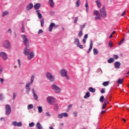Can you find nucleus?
Segmentation results:
<instances>
[{
    "label": "nucleus",
    "instance_id": "obj_20",
    "mask_svg": "<svg viewBox=\"0 0 129 129\" xmlns=\"http://www.w3.org/2000/svg\"><path fill=\"white\" fill-rule=\"evenodd\" d=\"M93 46V43H92V41L90 40V47L89 48V50L87 51L88 54H89V53H90V52H91V50H92Z\"/></svg>",
    "mask_w": 129,
    "mask_h": 129
},
{
    "label": "nucleus",
    "instance_id": "obj_17",
    "mask_svg": "<svg viewBox=\"0 0 129 129\" xmlns=\"http://www.w3.org/2000/svg\"><path fill=\"white\" fill-rule=\"evenodd\" d=\"M32 92L33 94V97L34 98V100H38V95L35 92V89L34 88L32 89Z\"/></svg>",
    "mask_w": 129,
    "mask_h": 129
},
{
    "label": "nucleus",
    "instance_id": "obj_61",
    "mask_svg": "<svg viewBox=\"0 0 129 129\" xmlns=\"http://www.w3.org/2000/svg\"><path fill=\"white\" fill-rule=\"evenodd\" d=\"M82 41L84 44H85L86 43V39H85V38H83Z\"/></svg>",
    "mask_w": 129,
    "mask_h": 129
},
{
    "label": "nucleus",
    "instance_id": "obj_52",
    "mask_svg": "<svg viewBox=\"0 0 129 129\" xmlns=\"http://www.w3.org/2000/svg\"><path fill=\"white\" fill-rule=\"evenodd\" d=\"M7 33L11 35L12 34V30H11V29H8Z\"/></svg>",
    "mask_w": 129,
    "mask_h": 129
},
{
    "label": "nucleus",
    "instance_id": "obj_32",
    "mask_svg": "<svg viewBox=\"0 0 129 129\" xmlns=\"http://www.w3.org/2000/svg\"><path fill=\"white\" fill-rule=\"evenodd\" d=\"M21 32L22 33H25V25H24V23H22Z\"/></svg>",
    "mask_w": 129,
    "mask_h": 129
},
{
    "label": "nucleus",
    "instance_id": "obj_9",
    "mask_svg": "<svg viewBox=\"0 0 129 129\" xmlns=\"http://www.w3.org/2000/svg\"><path fill=\"white\" fill-rule=\"evenodd\" d=\"M47 102L49 103V104H51V105H53V104L55 103V98H54L52 96H49L46 99Z\"/></svg>",
    "mask_w": 129,
    "mask_h": 129
},
{
    "label": "nucleus",
    "instance_id": "obj_28",
    "mask_svg": "<svg viewBox=\"0 0 129 129\" xmlns=\"http://www.w3.org/2000/svg\"><path fill=\"white\" fill-rule=\"evenodd\" d=\"M54 107V109L55 111H58L59 110V106L57 104H55Z\"/></svg>",
    "mask_w": 129,
    "mask_h": 129
},
{
    "label": "nucleus",
    "instance_id": "obj_51",
    "mask_svg": "<svg viewBox=\"0 0 129 129\" xmlns=\"http://www.w3.org/2000/svg\"><path fill=\"white\" fill-rule=\"evenodd\" d=\"M101 93H105V89H102V90H101Z\"/></svg>",
    "mask_w": 129,
    "mask_h": 129
},
{
    "label": "nucleus",
    "instance_id": "obj_49",
    "mask_svg": "<svg viewBox=\"0 0 129 129\" xmlns=\"http://www.w3.org/2000/svg\"><path fill=\"white\" fill-rule=\"evenodd\" d=\"M18 63L19 64V68H21V60L20 59H18Z\"/></svg>",
    "mask_w": 129,
    "mask_h": 129
},
{
    "label": "nucleus",
    "instance_id": "obj_13",
    "mask_svg": "<svg viewBox=\"0 0 129 129\" xmlns=\"http://www.w3.org/2000/svg\"><path fill=\"white\" fill-rule=\"evenodd\" d=\"M0 56L3 59V60H7L8 59V55H7V53L5 52H0Z\"/></svg>",
    "mask_w": 129,
    "mask_h": 129
},
{
    "label": "nucleus",
    "instance_id": "obj_11",
    "mask_svg": "<svg viewBox=\"0 0 129 129\" xmlns=\"http://www.w3.org/2000/svg\"><path fill=\"white\" fill-rule=\"evenodd\" d=\"M6 108V115H10V113L12 112V108H11V106L9 104H7L5 107Z\"/></svg>",
    "mask_w": 129,
    "mask_h": 129
},
{
    "label": "nucleus",
    "instance_id": "obj_30",
    "mask_svg": "<svg viewBox=\"0 0 129 129\" xmlns=\"http://www.w3.org/2000/svg\"><path fill=\"white\" fill-rule=\"evenodd\" d=\"M108 63H109L110 64L114 62V58H110L109 59L107 60Z\"/></svg>",
    "mask_w": 129,
    "mask_h": 129
},
{
    "label": "nucleus",
    "instance_id": "obj_21",
    "mask_svg": "<svg viewBox=\"0 0 129 129\" xmlns=\"http://www.w3.org/2000/svg\"><path fill=\"white\" fill-rule=\"evenodd\" d=\"M36 127H37V129H43V126H42V124H41V123H40V122H38L36 123Z\"/></svg>",
    "mask_w": 129,
    "mask_h": 129
},
{
    "label": "nucleus",
    "instance_id": "obj_31",
    "mask_svg": "<svg viewBox=\"0 0 129 129\" xmlns=\"http://www.w3.org/2000/svg\"><path fill=\"white\" fill-rule=\"evenodd\" d=\"M9 15V11H4L2 15V17L4 18L5 16H8Z\"/></svg>",
    "mask_w": 129,
    "mask_h": 129
},
{
    "label": "nucleus",
    "instance_id": "obj_62",
    "mask_svg": "<svg viewBox=\"0 0 129 129\" xmlns=\"http://www.w3.org/2000/svg\"><path fill=\"white\" fill-rule=\"evenodd\" d=\"M73 113H74V116H77V112H74Z\"/></svg>",
    "mask_w": 129,
    "mask_h": 129
},
{
    "label": "nucleus",
    "instance_id": "obj_45",
    "mask_svg": "<svg viewBox=\"0 0 129 129\" xmlns=\"http://www.w3.org/2000/svg\"><path fill=\"white\" fill-rule=\"evenodd\" d=\"M124 41V38L122 39L120 42L118 43L119 46H120L122 44V43H123Z\"/></svg>",
    "mask_w": 129,
    "mask_h": 129
},
{
    "label": "nucleus",
    "instance_id": "obj_26",
    "mask_svg": "<svg viewBox=\"0 0 129 129\" xmlns=\"http://www.w3.org/2000/svg\"><path fill=\"white\" fill-rule=\"evenodd\" d=\"M89 97H90V93H89V92H87L85 95L84 96V98L86 99V98H88Z\"/></svg>",
    "mask_w": 129,
    "mask_h": 129
},
{
    "label": "nucleus",
    "instance_id": "obj_48",
    "mask_svg": "<svg viewBox=\"0 0 129 129\" xmlns=\"http://www.w3.org/2000/svg\"><path fill=\"white\" fill-rule=\"evenodd\" d=\"M77 21H78V17H75L74 21L75 24H77Z\"/></svg>",
    "mask_w": 129,
    "mask_h": 129
},
{
    "label": "nucleus",
    "instance_id": "obj_16",
    "mask_svg": "<svg viewBox=\"0 0 129 129\" xmlns=\"http://www.w3.org/2000/svg\"><path fill=\"white\" fill-rule=\"evenodd\" d=\"M60 75L64 77V76H67V71L65 69H62L60 70Z\"/></svg>",
    "mask_w": 129,
    "mask_h": 129
},
{
    "label": "nucleus",
    "instance_id": "obj_46",
    "mask_svg": "<svg viewBox=\"0 0 129 129\" xmlns=\"http://www.w3.org/2000/svg\"><path fill=\"white\" fill-rule=\"evenodd\" d=\"M108 46L110 48H112V43H111V41H110L109 42Z\"/></svg>",
    "mask_w": 129,
    "mask_h": 129
},
{
    "label": "nucleus",
    "instance_id": "obj_53",
    "mask_svg": "<svg viewBox=\"0 0 129 129\" xmlns=\"http://www.w3.org/2000/svg\"><path fill=\"white\" fill-rule=\"evenodd\" d=\"M76 7L77 8H78V7H79V6H80V5L79 4V1H78L77 2H76Z\"/></svg>",
    "mask_w": 129,
    "mask_h": 129
},
{
    "label": "nucleus",
    "instance_id": "obj_58",
    "mask_svg": "<svg viewBox=\"0 0 129 129\" xmlns=\"http://www.w3.org/2000/svg\"><path fill=\"white\" fill-rule=\"evenodd\" d=\"M72 107V104H70L68 106V109L69 110H70V108Z\"/></svg>",
    "mask_w": 129,
    "mask_h": 129
},
{
    "label": "nucleus",
    "instance_id": "obj_41",
    "mask_svg": "<svg viewBox=\"0 0 129 129\" xmlns=\"http://www.w3.org/2000/svg\"><path fill=\"white\" fill-rule=\"evenodd\" d=\"M40 23H41V27H43L44 26V19H43L41 20Z\"/></svg>",
    "mask_w": 129,
    "mask_h": 129
},
{
    "label": "nucleus",
    "instance_id": "obj_56",
    "mask_svg": "<svg viewBox=\"0 0 129 129\" xmlns=\"http://www.w3.org/2000/svg\"><path fill=\"white\" fill-rule=\"evenodd\" d=\"M113 57L115 58V59H118V55H117L116 54H114L113 55Z\"/></svg>",
    "mask_w": 129,
    "mask_h": 129
},
{
    "label": "nucleus",
    "instance_id": "obj_4",
    "mask_svg": "<svg viewBox=\"0 0 129 129\" xmlns=\"http://www.w3.org/2000/svg\"><path fill=\"white\" fill-rule=\"evenodd\" d=\"M21 37L23 41L24 45L26 46V47H29L30 43H29V39H28L27 36H26V35H22Z\"/></svg>",
    "mask_w": 129,
    "mask_h": 129
},
{
    "label": "nucleus",
    "instance_id": "obj_44",
    "mask_svg": "<svg viewBox=\"0 0 129 129\" xmlns=\"http://www.w3.org/2000/svg\"><path fill=\"white\" fill-rule=\"evenodd\" d=\"M16 96H17V93L16 92H13V100H15V99H16Z\"/></svg>",
    "mask_w": 129,
    "mask_h": 129
},
{
    "label": "nucleus",
    "instance_id": "obj_2",
    "mask_svg": "<svg viewBox=\"0 0 129 129\" xmlns=\"http://www.w3.org/2000/svg\"><path fill=\"white\" fill-rule=\"evenodd\" d=\"M34 80H35V76L34 75H32L30 78V82L27 83L25 87L26 94H29V93H30V90H31V88H30V87H31V85L33 84Z\"/></svg>",
    "mask_w": 129,
    "mask_h": 129
},
{
    "label": "nucleus",
    "instance_id": "obj_15",
    "mask_svg": "<svg viewBox=\"0 0 129 129\" xmlns=\"http://www.w3.org/2000/svg\"><path fill=\"white\" fill-rule=\"evenodd\" d=\"M63 116L64 117H68V114L66 112L62 113L58 115L57 117L58 118H63Z\"/></svg>",
    "mask_w": 129,
    "mask_h": 129
},
{
    "label": "nucleus",
    "instance_id": "obj_60",
    "mask_svg": "<svg viewBox=\"0 0 129 129\" xmlns=\"http://www.w3.org/2000/svg\"><path fill=\"white\" fill-rule=\"evenodd\" d=\"M54 14H55V12L53 11H51L50 12V15H54Z\"/></svg>",
    "mask_w": 129,
    "mask_h": 129
},
{
    "label": "nucleus",
    "instance_id": "obj_6",
    "mask_svg": "<svg viewBox=\"0 0 129 129\" xmlns=\"http://www.w3.org/2000/svg\"><path fill=\"white\" fill-rule=\"evenodd\" d=\"M74 44L76 45L77 47L80 48V49H83V45L80 44V41L78 38L74 39Z\"/></svg>",
    "mask_w": 129,
    "mask_h": 129
},
{
    "label": "nucleus",
    "instance_id": "obj_64",
    "mask_svg": "<svg viewBox=\"0 0 129 129\" xmlns=\"http://www.w3.org/2000/svg\"><path fill=\"white\" fill-rule=\"evenodd\" d=\"M85 7L86 8V9L88 8V4H87V2L86 4Z\"/></svg>",
    "mask_w": 129,
    "mask_h": 129
},
{
    "label": "nucleus",
    "instance_id": "obj_59",
    "mask_svg": "<svg viewBox=\"0 0 129 129\" xmlns=\"http://www.w3.org/2000/svg\"><path fill=\"white\" fill-rule=\"evenodd\" d=\"M0 81H1V83L3 84L4 81H5V80L3 78H1Z\"/></svg>",
    "mask_w": 129,
    "mask_h": 129
},
{
    "label": "nucleus",
    "instance_id": "obj_47",
    "mask_svg": "<svg viewBox=\"0 0 129 129\" xmlns=\"http://www.w3.org/2000/svg\"><path fill=\"white\" fill-rule=\"evenodd\" d=\"M106 103L105 102L104 103L103 106H102V109H104V108H105V107H106Z\"/></svg>",
    "mask_w": 129,
    "mask_h": 129
},
{
    "label": "nucleus",
    "instance_id": "obj_29",
    "mask_svg": "<svg viewBox=\"0 0 129 129\" xmlns=\"http://www.w3.org/2000/svg\"><path fill=\"white\" fill-rule=\"evenodd\" d=\"M33 107H34V106L33 105V104H29V105H28L27 106V109H28V110H30L33 109Z\"/></svg>",
    "mask_w": 129,
    "mask_h": 129
},
{
    "label": "nucleus",
    "instance_id": "obj_25",
    "mask_svg": "<svg viewBox=\"0 0 129 129\" xmlns=\"http://www.w3.org/2000/svg\"><path fill=\"white\" fill-rule=\"evenodd\" d=\"M95 3L99 9H100L101 8V3L99 1H96Z\"/></svg>",
    "mask_w": 129,
    "mask_h": 129
},
{
    "label": "nucleus",
    "instance_id": "obj_55",
    "mask_svg": "<svg viewBox=\"0 0 129 129\" xmlns=\"http://www.w3.org/2000/svg\"><path fill=\"white\" fill-rule=\"evenodd\" d=\"M125 13H126V10H125L124 11H123L122 14L121 15V17H123V16H124V15H125Z\"/></svg>",
    "mask_w": 129,
    "mask_h": 129
},
{
    "label": "nucleus",
    "instance_id": "obj_14",
    "mask_svg": "<svg viewBox=\"0 0 129 129\" xmlns=\"http://www.w3.org/2000/svg\"><path fill=\"white\" fill-rule=\"evenodd\" d=\"M53 27L54 28H58V25H56L54 23H51L49 27V32H52V30H53Z\"/></svg>",
    "mask_w": 129,
    "mask_h": 129
},
{
    "label": "nucleus",
    "instance_id": "obj_35",
    "mask_svg": "<svg viewBox=\"0 0 129 129\" xmlns=\"http://www.w3.org/2000/svg\"><path fill=\"white\" fill-rule=\"evenodd\" d=\"M123 82V79H118L117 81L118 84H121Z\"/></svg>",
    "mask_w": 129,
    "mask_h": 129
},
{
    "label": "nucleus",
    "instance_id": "obj_37",
    "mask_svg": "<svg viewBox=\"0 0 129 129\" xmlns=\"http://www.w3.org/2000/svg\"><path fill=\"white\" fill-rule=\"evenodd\" d=\"M99 101L100 102H103L104 101V96H101L99 99Z\"/></svg>",
    "mask_w": 129,
    "mask_h": 129
},
{
    "label": "nucleus",
    "instance_id": "obj_8",
    "mask_svg": "<svg viewBox=\"0 0 129 129\" xmlns=\"http://www.w3.org/2000/svg\"><path fill=\"white\" fill-rule=\"evenodd\" d=\"M3 45L5 48L8 49V50H11V49H12V46H11V43L9 41L5 40L3 42Z\"/></svg>",
    "mask_w": 129,
    "mask_h": 129
},
{
    "label": "nucleus",
    "instance_id": "obj_27",
    "mask_svg": "<svg viewBox=\"0 0 129 129\" xmlns=\"http://www.w3.org/2000/svg\"><path fill=\"white\" fill-rule=\"evenodd\" d=\"M37 108L39 113H42L43 112V107H42V106H38Z\"/></svg>",
    "mask_w": 129,
    "mask_h": 129
},
{
    "label": "nucleus",
    "instance_id": "obj_19",
    "mask_svg": "<svg viewBox=\"0 0 129 129\" xmlns=\"http://www.w3.org/2000/svg\"><path fill=\"white\" fill-rule=\"evenodd\" d=\"M114 67L116 69H119V68H120V62H119V61L115 62Z\"/></svg>",
    "mask_w": 129,
    "mask_h": 129
},
{
    "label": "nucleus",
    "instance_id": "obj_3",
    "mask_svg": "<svg viewBox=\"0 0 129 129\" xmlns=\"http://www.w3.org/2000/svg\"><path fill=\"white\" fill-rule=\"evenodd\" d=\"M45 76L47 80H49V81H50V82H54V81H55V77H54L52 74L49 72H46L45 74Z\"/></svg>",
    "mask_w": 129,
    "mask_h": 129
},
{
    "label": "nucleus",
    "instance_id": "obj_63",
    "mask_svg": "<svg viewBox=\"0 0 129 129\" xmlns=\"http://www.w3.org/2000/svg\"><path fill=\"white\" fill-rule=\"evenodd\" d=\"M63 77H66V79L68 80H69V77L67 74V76H64Z\"/></svg>",
    "mask_w": 129,
    "mask_h": 129
},
{
    "label": "nucleus",
    "instance_id": "obj_18",
    "mask_svg": "<svg viewBox=\"0 0 129 129\" xmlns=\"http://www.w3.org/2000/svg\"><path fill=\"white\" fill-rule=\"evenodd\" d=\"M33 8H34V5H33V4L30 3L26 7V10L30 11V10H32Z\"/></svg>",
    "mask_w": 129,
    "mask_h": 129
},
{
    "label": "nucleus",
    "instance_id": "obj_23",
    "mask_svg": "<svg viewBox=\"0 0 129 129\" xmlns=\"http://www.w3.org/2000/svg\"><path fill=\"white\" fill-rule=\"evenodd\" d=\"M36 13L37 15H38V19H39V20H42V14L40 13V10H37Z\"/></svg>",
    "mask_w": 129,
    "mask_h": 129
},
{
    "label": "nucleus",
    "instance_id": "obj_39",
    "mask_svg": "<svg viewBox=\"0 0 129 129\" xmlns=\"http://www.w3.org/2000/svg\"><path fill=\"white\" fill-rule=\"evenodd\" d=\"M29 127H33V126H35V123L34 122H32L31 123H30L29 124Z\"/></svg>",
    "mask_w": 129,
    "mask_h": 129
},
{
    "label": "nucleus",
    "instance_id": "obj_1",
    "mask_svg": "<svg viewBox=\"0 0 129 129\" xmlns=\"http://www.w3.org/2000/svg\"><path fill=\"white\" fill-rule=\"evenodd\" d=\"M29 46H26L23 50V53L25 56H27L28 60H32L35 57L34 52H31V48H28Z\"/></svg>",
    "mask_w": 129,
    "mask_h": 129
},
{
    "label": "nucleus",
    "instance_id": "obj_50",
    "mask_svg": "<svg viewBox=\"0 0 129 129\" xmlns=\"http://www.w3.org/2000/svg\"><path fill=\"white\" fill-rule=\"evenodd\" d=\"M42 33H43V30L42 29H40L38 32V35H40V34H42Z\"/></svg>",
    "mask_w": 129,
    "mask_h": 129
},
{
    "label": "nucleus",
    "instance_id": "obj_43",
    "mask_svg": "<svg viewBox=\"0 0 129 129\" xmlns=\"http://www.w3.org/2000/svg\"><path fill=\"white\" fill-rule=\"evenodd\" d=\"M3 99H5V96H4L3 94H0V100H3Z\"/></svg>",
    "mask_w": 129,
    "mask_h": 129
},
{
    "label": "nucleus",
    "instance_id": "obj_57",
    "mask_svg": "<svg viewBox=\"0 0 129 129\" xmlns=\"http://www.w3.org/2000/svg\"><path fill=\"white\" fill-rule=\"evenodd\" d=\"M45 114L46 116H51V115L50 114V113H49V112H46Z\"/></svg>",
    "mask_w": 129,
    "mask_h": 129
},
{
    "label": "nucleus",
    "instance_id": "obj_34",
    "mask_svg": "<svg viewBox=\"0 0 129 129\" xmlns=\"http://www.w3.org/2000/svg\"><path fill=\"white\" fill-rule=\"evenodd\" d=\"M89 91L90 92L94 93V92H95V88H92V87H90V88H89Z\"/></svg>",
    "mask_w": 129,
    "mask_h": 129
},
{
    "label": "nucleus",
    "instance_id": "obj_33",
    "mask_svg": "<svg viewBox=\"0 0 129 129\" xmlns=\"http://www.w3.org/2000/svg\"><path fill=\"white\" fill-rule=\"evenodd\" d=\"M109 81L104 82L102 83V85H103V86L106 87L108 85V84H109Z\"/></svg>",
    "mask_w": 129,
    "mask_h": 129
},
{
    "label": "nucleus",
    "instance_id": "obj_12",
    "mask_svg": "<svg viewBox=\"0 0 129 129\" xmlns=\"http://www.w3.org/2000/svg\"><path fill=\"white\" fill-rule=\"evenodd\" d=\"M12 124L14 126H19V127L22 126L23 125L22 122L20 121V122H17L16 121H13Z\"/></svg>",
    "mask_w": 129,
    "mask_h": 129
},
{
    "label": "nucleus",
    "instance_id": "obj_7",
    "mask_svg": "<svg viewBox=\"0 0 129 129\" xmlns=\"http://www.w3.org/2000/svg\"><path fill=\"white\" fill-rule=\"evenodd\" d=\"M100 14L103 17V18H106L107 15L106 14V11L105 10V7L103 6L100 10Z\"/></svg>",
    "mask_w": 129,
    "mask_h": 129
},
{
    "label": "nucleus",
    "instance_id": "obj_42",
    "mask_svg": "<svg viewBox=\"0 0 129 129\" xmlns=\"http://www.w3.org/2000/svg\"><path fill=\"white\" fill-rule=\"evenodd\" d=\"M82 35H83V33H82V30H81L78 34V37H82Z\"/></svg>",
    "mask_w": 129,
    "mask_h": 129
},
{
    "label": "nucleus",
    "instance_id": "obj_54",
    "mask_svg": "<svg viewBox=\"0 0 129 129\" xmlns=\"http://www.w3.org/2000/svg\"><path fill=\"white\" fill-rule=\"evenodd\" d=\"M87 38H88V34H85L84 37V39L87 40Z\"/></svg>",
    "mask_w": 129,
    "mask_h": 129
},
{
    "label": "nucleus",
    "instance_id": "obj_36",
    "mask_svg": "<svg viewBox=\"0 0 129 129\" xmlns=\"http://www.w3.org/2000/svg\"><path fill=\"white\" fill-rule=\"evenodd\" d=\"M94 55H97L98 54V50L96 48H94L93 49Z\"/></svg>",
    "mask_w": 129,
    "mask_h": 129
},
{
    "label": "nucleus",
    "instance_id": "obj_22",
    "mask_svg": "<svg viewBox=\"0 0 129 129\" xmlns=\"http://www.w3.org/2000/svg\"><path fill=\"white\" fill-rule=\"evenodd\" d=\"M34 8L35 10H39L41 8V4L38 3L34 5Z\"/></svg>",
    "mask_w": 129,
    "mask_h": 129
},
{
    "label": "nucleus",
    "instance_id": "obj_24",
    "mask_svg": "<svg viewBox=\"0 0 129 129\" xmlns=\"http://www.w3.org/2000/svg\"><path fill=\"white\" fill-rule=\"evenodd\" d=\"M48 4L51 8H54V1H53V0H49Z\"/></svg>",
    "mask_w": 129,
    "mask_h": 129
},
{
    "label": "nucleus",
    "instance_id": "obj_40",
    "mask_svg": "<svg viewBox=\"0 0 129 129\" xmlns=\"http://www.w3.org/2000/svg\"><path fill=\"white\" fill-rule=\"evenodd\" d=\"M85 26H86V24L85 23L83 25H80V29L81 30H83L85 28Z\"/></svg>",
    "mask_w": 129,
    "mask_h": 129
},
{
    "label": "nucleus",
    "instance_id": "obj_5",
    "mask_svg": "<svg viewBox=\"0 0 129 129\" xmlns=\"http://www.w3.org/2000/svg\"><path fill=\"white\" fill-rule=\"evenodd\" d=\"M51 89L53 90L54 92L55 93H61V89L58 86L55 85L54 84H53L51 85Z\"/></svg>",
    "mask_w": 129,
    "mask_h": 129
},
{
    "label": "nucleus",
    "instance_id": "obj_10",
    "mask_svg": "<svg viewBox=\"0 0 129 129\" xmlns=\"http://www.w3.org/2000/svg\"><path fill=\"white\" fill-rule=\"evenodd\" d=\"M93 13L95 16H97L95 17V20H101V16L100 15V13H99V11L94 10Z\"/></svg>",
    "mask_w": 129,
    "mask_h": 129
},
{
    "label": "nucleus",
    "instance_id": "obj_38",
    "mask_svg": "<svg viewBox=\"0 0 129 129\" xmlns=\"http://www.w3.org/2000/svg\"><path fill=\"white\" fill-rule=\"evenodd\" d=\"M4 72V67L3 66L0 65V74H2Z\"/></svg>",
    "mask_w": 129,
    "mask_h": 129
}]
</instances>
